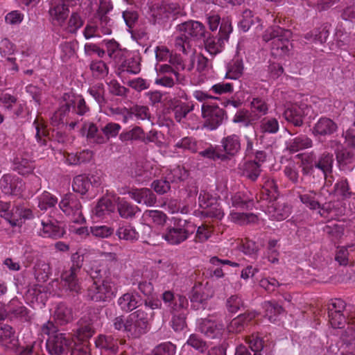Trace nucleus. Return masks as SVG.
<instances>
[{"instance_id": "1", "label": "nucleus", "mask_w": 355, "mask_h": 355, "mask_svg": "<svg viewBox=\"0 0 355 355\" xmlns=\"http://www.w3.org/2000/svg\"><path fill=\"white\" fill-rule=\"evenodd\" d=\"M302 171L304 175L315 176V171L318 169L320 173L317 176L320 180H327L331 175L334 165V155L324 151L316 155L314 151L305 153L301 155Z\"/></svg>"}, {"instance_id": "2", "label": "nucleus", "mask_w": 355, "mask_h": 355, "mask_svg": "<svg viewBox=\"0 0 355 355\" xmlns=\"http://www.w3.org/2000/svg\"><path fill=\"white\" fill-rule=\"evenodd\" d=\"M178 35L175 38V47L178 52L187 54L191 49V41L205 38V26L198 21H188L176 27Z\"/></svg>"}, {"instance_id": "3", "label": "nucleus", "mask_w": 355, "mask_h": 355, "mask_svg": "<svg viewBox=\"0 0 355 355\" xmlns=\"http://www.w3.org/2000/svg\"><path fill=\"white\" fill-rule=\"evenodd\" d=\"M119 44L112 39V59H114L116 73L123 84L127 82L128 74H137L141 71L140 64L132 58H128V51L119 49Z\"/></svg>"}, {"instance_id": "4", "label": "nucleus", "mask_w": 355, "mask_h": 355, "mask_svg": "<svg viewBox=\"0 0 355 355\" xmlns=\"http://www.w3.org/2000/svg\"><path fill=\"white\" fill-rule=\"evenodd\" d=\"M153 313L150 314L143 309H139L127 317L128 335L132 338H139L148 332L150 321Z\"/></svg>"}, {"instance_id": "5", "label": "nucleus", "mask_w": 355, "mask_h": 355, "mask_svg": "<svg viewBox=\"0 0 355 355\" xmlns=\"http://www.w3.org/2000/svg\"><path fill=\"white\" fill-rule=\"evenodd\" d=\"M189 237L188 223L186 220L173 217L167 225L162 238L171 245H179Z\"/></svg>"}, {"instance_id": "6", "label": "nucleus", "mask_w": 355, "mask_h": 355, "mask_svg": "<svg viewBox=\"0 0 355 355\" xmlns=\"http://www.w3.org/2000/svg\"><path fill=\"white\" fill-rule=\"evenodd\" d=\"M0 345L6 350L12 352L17 355H31L32 348L21 347L15 331L8 324H0Z\"/></svg>"}, {"instance_id": "7", "label": "nucleus", "mask_w": 355, "mask_h": 355, "mask_svg": "<svg viewBox=\"0 0 355 355\" xmlns=\"http://www.w3.org/2000/svg\"><path fill=\"white\" fill-rule=\"evenodd\" d=\"M59 207L71 222L83 223L85 221L80 202L73 194L64 195L59 203Z\"/></svg>"}, {"instance_id": "8", "label": "nucleus", "mask_w": 355, "mask_h": 355, "mask_svg": "<svg viewBox=\"0 0 355 355\" xmlns=\"http://www.w3.org/2000/svg\"><path fill=\"white\" fill-rule=\"evenodd\" d=\"M232 31L231 22L228 19H223L220 25L218 36L217 38H207L205 42V49L211 55H215L221 52L225 42L229 39V35Z\"/></svg>"}, {"instance_id": "9", "label": "nucleus", "mask_w": 355, "mask_h": 355, "mask_svg": "<svg viewBox=\"0 0 355 355\" xmlns=\"http://www.w3.org/2000/svg\"><path fill=\"white\" fill-rule=\"evenodd\" d=\"M225 325L212 317L202 318L197 320L196 330L209 339L220 338L224 331Z\"/></svg>"}, {"instance_id": "10", "label": "nucleus", "mask_w": 355, "mask_h": 355, "mask_svg": "<svg viewBox=\"0 0 355 355\" xmlns=\"http://www.w3.org/2000/svg\"><path fill=\"white\" fill-rule=\"evenodd\" d=\"M72 343L71 335L57 332L49 337L46 347L50 355H62L71 347Z\"/></svg>"}, {"instance_id": "11", "label": "nucleus", "mask_w": 355, "mask_h": 355, "mask_svg": "<svg viewBox=\"0 0 355 355\" xmlns=\"http://www.w3.org/2000/svg\"><path fill=\"white\" fill-rule=\"evenodd\" d=\"M201 111L204 119V128L209 130H214L223 123L225 112L218 105L203 104Z\"/></svg>"}, {"instance_id": "12", "label": "nucleus", "mask_w": 355, "mask_h": 355, "mask_svg": "<svg viewBox=\"0 0 355 355\" xmlns=\"http://www.w3.org/2000/svg\"><path fill=\"white\" fill-rule=\"evenodd\" d=\"M81 132L90 142L103 144L110 139L111 123H108L102 128L101 132H98L97 127L94 123H85L82 128Z\"/></svg>"}, {"instance_id": "13", "label": "nucleus", "mask_w": 355, "mask_h": 355, "mask_svg": "<svg viewBox=\"0 0 355 355\" xmlns=\"http://www.w3.org/2000/svg\"><path fill=\"white\" fill-rule=\"evenodd\" d=\"M300 201L310 209H324L327 198L323 190H309L303 194L299 195Z\"/></svg>"}, {"instance_id": "14", "label": "nucleus", "mask_w": 355, "mask_h": 355, "mask_svg": "<svg viewBox=\"0 0 355 355\" xmlns=\"http://www.w3.org/2000/svg\"><path fill=\"white\" fill-rule=\"evenodd\" d=\"M310 109L306 104L292 105L286 108L283 114L284 119L295 126H301L303 118L307 115Z\"/></svg>"}, {"instance_id": "15", "label": "nucleus", "mask_w": 355, "mask_h": 355, "mask_svg": "<svg viewBox=\"0 0 355 355\" xmlns=\"http://www.w3.org/2000/svg\"><path fill=\"white\" fill-rule=\"evenodd\" d=\"M0 188L6 195H19L23 190L21 180L15 175L6 174L0 180Z\"/></svg>"}, {"instance_id": "16", "label": "nucleus", "mask_w": 355, "mask_h": 355, "mask_svg": "<svg viewBox=\"0 0 355 355\" xmlns=\"http://www.w3.org/2000/svg\"><path fill=\"white\" fill-rule=\"evenodd\" d=\"M292 36V32L290 30L286 29L281 36L274 40L271 43V50L272 54L277 56H282L286 55L292 48V44L290 42V39Z\"/></svg>"}, {"instance_id": "17", "label": "nucleus", "mask_w": 355, "mask_h": 355, "mask_svg": "<svg viewBox=\"0 0 355 355\" xmlns=\"http://www.w3.org/2000/svg\"><path fill=\"white\" fill-rule=\"evenodd\" d=\"M266 214L272 220H283L291 214V207L285 202L270 201L266 209Z\"/></svg>"}, {"instance_id": "18", "label": "nucleus", "mask_w": 355, "mask_h": 355, "mask_svg": "<svg viewBox=\"0 0 355 355\" xmlns=\"http://www.w3.org/2000/svg\"><path fill=\"white\" fill-rule=\"evenodd\" d=\"M38 234L44 238L57 239L62 236L63 232L58 225L57 220L48 218L42 219L41 227L38 230Z\"/></svg>"}, {"instance_id": "19", "label": "nucleus", "mask_w": 355, "mask_h": 355, "mask_svg": "<svg viewBox=\"0 0 355 355\" xmlns=\"http://www.w3.org/2000/svg\"><path fill=\"white\" fill-rule=\"evenodd\" d=\"M129 195L137 203L144 204L147 207H153L157 202L156 196L150 189H132Z\"/></svg>"}, {"instance_id": "20", "label": "nucleus", "mask_w": 355, "mask_h": 355, "mask_svg": "<svg viewBox=\"0 0 355 355\" xmlns=\"http://www.w3.org/2000/svg\"><path fill=\"white\" fill-rule=\"evenodd\" d=\"M180 174V169L178 168H174L170 173L166 175L164 180L161 179L155 180L152 183L151 187L158 194H164L170 190L171 182H175L181 178Z\"/></svg>"}, {"instance_id": "21", "label": "nucleus", "mask_w": 355, "mask_h": 355, "mask_svg": "<svg viewBox=\"0 0 355 355\" xmlns=\"http://www.w3.org/2000/svg\"><path fill=\"white\" fill-rule=\"evenodd\" d=\"M69 14V9L60 0H51L49 15L55 24L62 25Z\"/></svg>"}, {"instance_id": "22", "label": "nucleus", "mask_w": 355, "mask_h": 355, "mask_svg": "<svg viewBox=\"0 0 355 355\" xmlns=\"http://www.w3.org/2000/svg\"><path fill=\"white\" fill-rule=\"evenodd\" d=\"M64 100L65 101L66 110L70 111L71 107L76 109V113L83 115L89 110V107L86 105L85 99L80 95H76L74 94H65L64 95Z\"/></svg>"}, {"instance_id": "23", "label": "nucleus", "mask_w": 355, "mask_h": 355, "mask_svg": "<svg viewBox=\"0 0 355 355\" xmlns=\"http://www.w3.org/2000/svg\"><path fill=\"white\" fill-rule=\"evenodd\" d=\"M337 129V125L331 119L326 117L320 118L313 128L314 135L326 136L334 133Z\"/></svg>"}, {"instance_id": "24", "label": "nucleus", "mask_w": 355, "mask_h": 355, "mask_svg": "<svg viewBox=\"0 0 355 355\" xmlns=\"http://www.w3.org/2000/svg\"><path fill=\"white\" fill-rule=\"evenodd\" d=\"M254 317L255 314L254 313H245L238 315L227 325V328L228 331L234 334L241 332L248 322L254 318Z\"/></svg>"}, {"instance_id": "25", "label": "nucleus", "mask_w": 355, "mask_h": 355, "mask_svg": "<svg viewBox=\"0 0 355 355\" xmlns=\"http://www.w3.org/2000/svg\"><path fill=\"white\" fill-rule=\"evenodd\" d=\"M336 159L339 166L343 171H352L355 166V152L343 149L338 152Z\"/></svg>"}, {"instance_id": "26", "label": "nucleus", "mask_w": 355, "mask_h": 355, "mask_svg": "<svg viewBox=\"0 0 355 355\" xmlns=\"http://www.w3.org/2000/svg\"><path fill=\"white\" fill-rule=\"evenodd\" d=\"M355 258V245L338 248L335 260L341 266H347L353 263Z\"/></svg>"}, {"instance_id": "27", "label": "nucleus", "mask_w": 355, "mask_h": 355, "mask_svg": "<svg viewBox=\"0 0 355 355\" xmlns=\"http://www.w3.org/2000/svg\"><path fill=\"white\" fill-rule=\"evenodd\" d=\"M8 203L0 202V215L5 218L12 226H20L22 224L21 216L17 214V206L11 211Z\"/></svg>"}, {"instance_id": "28", "label": "nucleus", "mask_w": 355, "mask_h": 355, "mask_svg": "<svg viewBox=\"0 0 355 355\" xmlns=\"http://www.w3.org/2000/svg\"><path fill=\"white\" fill-rule=\"evenodd\" d=\"M313 145L312 140L305 135H300L293 139H290L286 143V148L291 153L311 148Z\"/></svg>"}, {"instance_id": "29", "label": "nucleus", "mask_w": 355, "mask_h": 355, "mask_svg": "<svg viewBox=\"0 0 355 355\" xmlns=\"http://www.w3.org/2000/svg\"><path fill=\"white\" fill-rule=\"evenodd\" d=\"M48 293L45 291V288L42 285H36L28 289L26 295V300H30L31 303H37L44 305L47 298Z\"/></svg>"}, {"instance_id": "30", "label": "nucleus", "mask_w": 355, "mask_h": 355, "mask_svg": "<svg viewBox=\"0 0 355 355\" xmlns=\"http://www.w3.org/2000/svg\"><path fill=\"white\" fill-rule=\"evenodd\" d=\"M150 12L155 20H157L168 18L170 14L175 15L178 11L175 4H155L152 6Z\"/></svg>"}, {"instance_id": "31", "label": "nucleus", "mask_w": 355, "mask_h": 355, "mask_svg": "<svg viewBox=\"0 0 355 355\" xmlns=\"http://www.w3.org/2000/svg\"><path fill=\"white\" fill-rule=\"evenodd\" d=\"M80 267L79 263H76V268L73 266L69 270L64 271L62 274V280L64 282V286L71 291L78 292L80 287L76 279V271Z\"/></svg>"}, {"instance_id": "32", "label": "nucleus", "mask_w": 355, "mask_h": 355, "mask_svg": "<svg viewBox=\"0 0 355 355\" xmlns=\"http://www.w3.org/2000/svg\"><path fill=\"white\" fill-rule=\"evenodd\" d=\"M224 151L229 155H235L241 149L240 138L236 135H231L221 140Z\"/></svg>"}, {"instance_id": "33", "label": "nucleus", "mask_w": 355, "mask_h": 355, "mask_svg": "<svg viewBox=\"0 0 355 355\" xmlns=\"http://www.w3.org/2000/svg\"><path fill=\"white\" fill-rule=\"evenodd\" d=\"M117 302L122 311L129 312L137 307L139 301L136 294L126 293L119 298Z\"/></svg>"}, {"instance_id": "34", "label": "nucleus", "mask_w": 355, "mask_h": 355, "mask_svg": "<svg viewBox=\"0 0 355 355\" xmlns=\"http://www.w3.org/2000/svg\"><path fill=\"white\" fill-rule=\"evenodd\" d=\"M15 170L21 175H26L32 172L34 166L31 159L26 156L17 155L13 160Z\"/></svg>"}, {"instance_id": "35", "label": "nucleus", "mask_w": 355, "mask_h": 355, "mask_svg": "<svg viewBox=\"0 0 355 355\" xmlns=\"http://www.w3.org/2000/svg\"><path fill=\"white\" fill-rule=\"evenodd\" d=\"M116 234L120 240H125L130 242L138 240L139 237V233L131 225L125 223L123 224L116 230Z\"/></svg>"}, {"instance_id": "36", "label": "nucleus", "mask_w": 355, "mask_h": 355, "mask_svg": "<svg viewBox=\"0 0 355 355\" xmlns=\"http://www.w3.org/2000/svg\"><path fill=\"white\" fill-rule=\"evenodd\" d=\"M261 164L255 161H248L241 166L243 175L252 181H255L261 174Z\"/></svg>"}, {"instance_id": "37", "label": "nucleus", "mask_w": 355, "mask_h": 355, "mask_svg": "<svg viewBox=\"0 0 355 355\" xmlns=\"http://www.w3.org/2000/svg\"><path fill=\"white\" fill-rule=\"evenodd\" d=\"M232 206L236 208L248 209L252 205V195L248 192L239 191L231 198Z\"/></svg>"}, {"instance_id": "38", "label": "nucleus", "mask_w": 355, "mask_h": 355, "mask_svg": "<svg viewBox=\"0 0 355 355\" xmlns=\"http://www.w3.org/2000/svg\"><path fill=\"white\" fill-rule=\"evenodd\" d=\"M79 327L76 331V337L80 340H85L92 336L94 331L91 320L82 318L79 322Z\"/></svg>"}, {"instance_id": "39", "label": "nucleus", "mask_w": 355, "mask_h": 355, "mask_svg": "<svg viewBox=\"0 0 355 355\" xmlns=\"http://www.w3.org/2000/svg\"><path fill=\"white\" fill-rule=\"evenodd\" d=\"M58 203V198L48 191H44L37 197V207L42 211H46L54 207Z\"/></svg>"}, {"instance_id": "40", "label": "nucleus", "mask_w": 355, "mask_h": 355, "mask_svg": "<svg viewBox=\"0 0 355 355\" xmlns=\"http://www.w3.org/2000/svg\"><path fill=\"white\" fill-rule=\"evenodd\" d=\"M94 293L91 295V298L94 301H105L111 296V290L110 286L106 282H103L102 285L97 286L94 284V286L90 290Z\"/></svg>"}, {"instance_id": "41", "label": "nucleus", "mask_w": 355, "mask_h": 355, "mask_svg": "<svg viewBox=\"0 0 355 355\" xmlns=\"http://www.w3.org/2000/svg\"><path fill=\"white\" fill-rule=\"evenodd\" d=\"M205 287L201 283H196L193 286L189 298L192 303L203 304L209 299V295L205 293Z\"/></svg>"}, {"instance_id": "42", "label": "nucleus", "mask_w": 355, "mask_h": 355, "mask_svg": "<svg viewBox=\"0 0 355 355\" xmlns=\"http://www.w3.org/2000/svg\"><path fill=\"white\" fill-rule=\"evenodd\" d=\"M94 212L99 218L110 216L111 213V197L106 195L101 198L98 202Z\"/></svg>"}, {"instance_id": "43", "label": "nucleus", "mask_w": 355, "mask_h": 355, "mask_svg": "<svg viewBox=\"0 0 355 355\" xmlns=\"http://www.w3.org/2000/svg\"><path fill=\"white\" fill-rule=\"evenodd\" d=\"M243 71V64L239 58L232 60L228 64L225 78L236 80L241 76Z\"/></svg>"}, {"instance_id": "44", "label": "nucleus", "mask_w": 355, "mask_h": 355, "mask_svg": "<svg viewBox=\"0 0 355 355\" xmlns=\"http://www.w3.org/2000/svg\"><path fill=\"white\" fill-rule=\"evenodd\" d=\"M333 193L338 199H346L350 198L352 193L350 190L347 179L339 180L334 185Z\"/></svg>"}, {"instance_id": "45", "label": "nucleus", "mask_w": 355, "mask_h": 355, "mask_svg": "<svg viewBox=\"0 0 355 355\" xmlns=\"http://www.w3.org/2000/svg\"><path fill=\"white\" fill-rule=\"evenodd\" d=\"M186 344L201 354L205 353L209 347L207 343L197 334H191Z\"/></svg>"}, {"instance_id": "46", "label": "nucleus", "mask_w": 355, "mask_h": 355, "mask_svg": "<svg viewBox=\"0 0 355 355\" xmlns=\"http://www.w3.org/2000/svg\"><path fill=\"white\" fill-rule=\"evenodd\" d=\"M198 142L192 137H185L178 140L174 145L175 148H181L189 150L191 153H196L198 150Z\"/></svg>"}, {"instance_id": "47", "label": "nucleus", "mask_w": 355, "mask_h": 355, "mask_svg": "<svg viewBox=\"0 0 355 355\" xmlns=\"http://www.w3.org/2000/svg\"><path fill=\"white\" fill-rule=\"evenodd\" d=\"M55 320L61 324L67 323L73 319L72 311L64 304H59L54 313Z\"/></svg>"}, {"instance_id": "48", "label": "nucleus", "mask_w": 355, "mask_h": 355, "mask_svg": "<svg viewBox=\"0 0 355 355\" xmlns=\"http://www.w3.org/2000/svg\"><path fill=\"white\" fill-rule=\"evenodd\" d=\"M91 187L90 180L85 175H78L73 181V190L82 195L85 194Z\"/></svg>"}, {"instance_id": "49", "label": "nucleus", "mask_w": 355, "mask_h": 355, "mask_svg": "<svg viewBox=\"0 0 355 355\" xmlns=\"http://www.w3.org/2000/svg\"><path fill=\"white\" fill-rule=\"evenodd\" d=\"M230 218L232 221H233L234 223H236L239 225L253 223L257 220V216L252 213L245 214L232 211L230 214Z\"/></svg>"}, {"instance_id": "50", "label": "nucleus", "mask_w": 355, "mask_h": 355, "mask_svg": "<svg viewBox=\"0 0 355 355\" xmlns=\"http://www.w3.org/2000/svg\"><path fill=\"white\" fill-rule=\"evenodd\" d=\"M16 51V46L9 39L3 38L0 41V55L2 57L7 58L9 61H14L16 59L10 58Z\"/></svg>"}, {"instance_id": "51", "label": "nucleus", "mask_w": 355, "mask_h": 355, "mask_svg": "<svg viewBox=\"0 0 355 355\" xmlns=\"http://www.w3.org/2000/svg\"><path fill=\"white\" fill-rule=\"evenodd\" d=\"M144 217L156 225H163L167 218L166 215L159 210H146L144 214Z\"/></svg>"}, {"instance_id": "52", "label": "nucleus", "mask_w": 355, "mask_h": 355, "mask_svg": "<svg viewBox=\"0 0 355 355\" xmlns=\"http://www.w3.org/2000/svg\"><path fill=\"white\" fill-rule=\"evenodd\" d=\"M194 105L186 103H181L173 108L174 116L175 120L179 122H184V119L187 115L193 110Z\"/></svg>"}, {"instance_id": "53", "label": "nucleus", "mask_w": 355, "mask_h": 355, "mask_svg": "<svg viewBox=\"0 0 355 355\" xmlns=\"http://www.w3.org/2000/svg\"><path fill=\"white\" fill-rule=\"evenodd\" d=\"M260 128L263 133L275 134L279 130V122L275 118L266 117L261 120Z\"/></svg>"}, {"instance_id": "54", "label": "nucleus", "mask_w": 355, "mask_h": 355, "mask_svg": "<svg viewBox=\"0 0 355 355\" xmlns=\"http://www.w3.org/2000/svg\"><path fill=\"white\" fill-rule=\"evenodd\" d=\"M118 211L122 218H130L139 211V208L125 201H121L118 204Z\"/></svg>"}, {"instance_id": "55", "label": "nucleus", "mask_w": 355, "mask_h": 355, "mask_svg": "<svg viewBox=\"0 0 355 355\" xmlns=\"http://www.w3.org/2000/svg\"><path fill=\"white\" fill-rule=\"evenodd\" d=\"M256 120H257L256 116H252L248 110H245L238 111L233 118L234 123H242L245 126L253 124Z\"/></svg>"}, {"instance_id": "56", "label": "nucleus", "mask_w": 355, "mask_h": 355, "mask_svg": "<svg viewBox=\"0 0 355 355\" xmlns=\"http://www.w3.org/2000/svg\"><path fill=\"white\" fill-rule=\"evenodd\" d=\"M264 307L266 309V316L272 322L276 321V316L283 311L282 306L275 302H267L265 303Z\"/></svg>"}, {"instance_id": "57", "label": "nucleus", "mask_w": 355, "mask_h": 355, "mask_svg": "<svg viewBox=\"0 0 355 355\" xmlns=\"http://www.w3.org/2000/svg\"><path fill=\"white\" fill-rule=\"evenodd\" d=\"M176 346L171 342L158 345L153 351V355H175Z\"/></svg>"}, {"instance_id": "58", "label": "nucleus", "mask_w": 355, "mask_h": 355, "mask_svg": "<svg viewBox=\"0 0 355 355\" xmlns=\"http://www.w3.org/2000/svg\"><path fill=\"white\" fill-rule=\"evenodd\" d=\"M51 274L50 266L44 262H38L35 266V275L39 281L45 282Z\"/></svg>"}, {"instance_id": "59", "label": "nucleus", "mask_w": 355, "mask_h": 355, "mask_svg": "<svg viewBox=\"0 0 355 355\" xmlns=\"http://www.w3.org/2000/svg\"><path fill=\"white\" fill-rule=\"evenodd\" d=\"M24 15L20 10H12L5 16V22L10 26H18L24 20Z\"/></svg>"}, {"instance_id": "60", "label": "nucleus", "mask_w": 355, "mask_h": 355, "mask_svg": "<svg viewBox=\"0 0 355 355\" xmlns=\"http://www.w3.org/2000/svg\"><path fill=\"white\" fill-rule=\"evenodd\" d=\"M250 105L252 112H257L259 114V116L257 117V119L262 115L266 114L268 112V105L262 98L258 97L253 98L250 102Z\"/></svg>"}, {"instance_id": "61", "label": "nucleus", "mask_w": 355, "mask_h": 355, "mask_svg": "<svg viewBox=\"0 0 355 355\" xmlns=\"http://www.w3.org/2000/svg\"><path fill=\"white\" fill-rule=\"evenodd\" d=\"M246 343L254 352H260L263 348V342L258 334H253L245 338Z\"/></svg>"}, {"instance_id": "62", "label": "nucleus", "mask_w": 355, "mask_h": 355, "mask_svg": "<svg viewBox=\"0 0 355 355\" xmlns=\"http://www.w3.org/2000/svg\"><path fill=\"white\" fill-rule=\"evenodd\" d=\"M277 185L273 179L266 178L263 187L262 193L266 194L268 197L275 198V194L277 193Z\"/></svg>"}, {"instance_id": "63", "label": "nucleus", "mask_w": 355, "mask_h": 355, "mask_svg": "<svg viewBox=\"0 0 355 355\" xmlns=\"http://www.w3.org/2000/svg\"><path fill=\"white\" fill-rule=\"evenodd\" d=\"M91 234L98 238H107L111 235V228L108 225H94L90 227Z\"/></svg>"}, {"instance_id": "64", "label": "nucleus", "mask_w": 355, "mask_h": 355, "mask_svg": "<svg viewBox=\"0 0 355 355\" xmlns=\"http://www.w3.org/2000/svg\"><path fill=\"white\" fill-rule=\"evenodd\" d=\"M284 173L293 183H297L299 182V168L294 164L287 165L284 169Z\"/></svg>"}]
</instances>
